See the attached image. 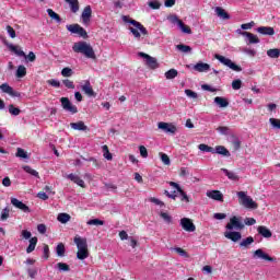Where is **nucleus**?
<instances>
[{"label": "nucleus", "instance_id": "nucleus-1", "mask_svg": "<svg viewBox=\"0 0 280 280\" xmlns=\"http://www.w3.org/2000/svg\"><path fill=\"white\" fill-rule=\"evenodd\" d=\"M72 50L74 54H82L85 56V58H90L92 60H95V50L93 49V46L86 42H77L72 46Z\"/></svg>", "mask_w": 280, "mask_h": 280}, {"label": "nucleus", "instance_id": "nucleus-2", "mask_svg": "<svg viewBox=\"0 0 280 280\" xmlns=\"http://www.w3.org/2000/svg\"><path fill=\"white\" fill-rule=\"evenodd\" d=\"M122 21L125 23H130V25H133V27H129V32H131L135 38H141V35L148 36V28H145V26H143V24H141L137 20L130 19L125 15L122 16Z\"/></svg>", "mask_w": 280, "mask_h": 280}, {"label": "nucleus", "instance_id": "nucleus-3", "mask_svg": "<svg viewBox=\"0 0 280 280\" xmlns=\"http://www.w3.org/2000/svg\"><path fill=\"white\" fill-rule=\"evenodd\" d=\"M74 244L77 245L78 259L84 260L89 257V244H86V238H82L80 236L74 237Z\"/></svg>", "mask_w": 280, "mask_h": 280}, {"label": "nucleus", "instance_id": "nucleus-4", "mask_svg": "<svg viewBox=\"0 0 280 280\" xmlns=\"http://www.w3.org/2000/svg\"><path fill=\"white\" fill-rule=\"evenodd\" d=\"M236 196L238 197V200L241 201V205L245 207V209H257L258 205L250 198L246 192L238 191L236 192Z\"/></svg>", "mask_w": 280, "mask_h": 280}, {"label": "nucleus", "instance_id": "nucleus-5", "mask_svg": "<svg viewBox=\"0 0 280 280\" xmlns=\"http://www.w3.org/2000/svg\"><path fill=\"white\" fill-rule=\"evenodd\" d=\"M214 58H215V60H219V62H221V65H224V67H229V69H231L232 71H236L237 73H240V71H242V66H237L235 62H233V60H231L220 54H215Z\"/></svg>", "mask_w": 280, "mask_h": 280}, {"label": "nucleus", "instance_id": "nucleus-6", "mask_svg": "<svg viewBox=\"0 0 280 280\" xmlns=\"http://www.w3.org/2000/svg\"><path fill=\"white\" fill-rule=\"evenodd\" d=\"M67 30L71 32V34H78L81 38H89V33H86V30L80 26V24L67 25Z\"/></svg>", "mask_w": 280, "mask_h": 280}, {"label": "nucleus", "instance_id": "nucleus-7", "mask_svg": "<svg viewBox=\"0 0 280 280\" xmlns=\"http://www.w3.org/2000/svg\"><path fill=\"white\" fill-rule=\"evenodd\" d=\"M168 21L173 23L174 25H178V27L182 30L184 34H191V28L183 22V20L178 19L176 15H171L168 18Z\"/></svg>", "mask_w": 280, "mask_h": 280}, {"label": "nucleus", "instance_id": "nucleus-8", "mask_svg": "<svg viewBox=\"0 0 280 280\" xmlns=\"http://www.w3.org/2000/svg\"><path fill=\"white\" fill-rule=\"evenodd\" d=\"M225 229L228 231H233V229H235L236 231H242L244 229V223H242L241 218L232 217L230 219V223L226 224Z\"/></svg>", "mask_w": 280, "mask_h": 280}, {"label": "nucleus", "instance_id": "nucleus-9", "mask_svg": "<svg viewBox=\"0 0 280 280\" xmlns=\"http://www.w3.org/2000/svg\"><path fill=\"white\" fill-rule=\"evenodd\" d=\"M138 55L140 56V58H144L145 65L147 67H149V69H159V61L156 60V58L145 52H139Z\"/></svg>", "mask_w": 280, "mask_h": 280}, {"label": "nucleus", "instance_id": "nucleus-10", "mask_svg": "<svg viewBox=\"0 0 280 280\" xmlns=\"http://www.w3.org/2000/svg\"><path fill=\"white\" fill-rule=\"evenodd\" d=\"M91 16H93V9H91V5H86L81 14L83 25H89L91 23Z\"/></svg>", "mask_w": 280, "mask_h": 280}, {"label": "nucleus", "instance_id": "nucleus-11", "mask_svg": "<svg viewBox=\"0 0 280 280\" xmlns=\"http://www.w3.org/2000/svg\"><path fill=\"white\" fill-rule=\"evenodd\" d=\"M180 226L188 233H194V231H196V225L191 222V219L188 218L180 219Z\"/></svg>", "mask_w": 280, "mask_h": 280}, {"label": "nucleus", "instance_id": "nucleus-12", "mask_svg": "<svg viewBox=\"0 0 280 280\" xmlns=\"http://www.w3.org/2000/svg\"><path fill=\"white\" fill-rule=\"evenodd\" d=\"M159 130H163V132H166L168 135H176V126L167 122H159L158 124Z\"/></svg>", "mask_w": 280, "mask_h": 280}, {"label": "nucleus", "instance_id": "nucleus-13", "mask_svg": "<svg viewBox=\"0 0 280 280\" xmlns=\"http://www.w3.org/2000/svg\"><path fill=\"white\" fill-rule=\"evenodd\" d=\"M81 91L84 93V95H88V97L97 96V93L93 91V86H91V81L89 80L84 81V84L81 86Z\"/></svg>", "mask_w": 280, "mask_h": 280}, {"label": "nucleus", "instance_id": "nucleus-14", "mask_svg": "<svg viewBox=\"0 0 280 280\" xmlns=\"http://www.w3.org/2000/svg\"><path fill=\"white\" fill-rule=\"evenodd\" d=\"M11 205L15 207V209H20V211H23V213H30L32 210H30V207L27 205L23 203V201L12 197L11 198Z\"/></svg>", "mask_w": 280, "mask_h": 280}, {"label": "nucleus", "instance_id": "nucleus-15", "mask_svg": "<svg viewBox=\"0 0 280 280\" xmlns=\"http://www.w3.org/2000/svg\"><path fill=\"white\" fill-rule=\"evenodd\" d=\"M254 259H262L264 261H275V258L270 257V255L266 254L264 249H256L253 254Z\"/></svg>", "mask_w": 280, "mask_h": 280}, {"label": "nucleus", "instance_id": "nucleus-16", "mask_svg": "<svg viewBox=\"0 0 280 280\" xmlns=\"http://www.w3.org/2000/svg\"><path fill=\"white\" fill-rule=\"evenodd\" d=\"M206 196L208 198H211V200H217L218 202H224V195L220 190H208L206 192Z\"/></svg>", "mask_w": 280, "mask_h": 280}, {"label": "nucleus", "instance_id": "nucleus-17", "mask_svg": "<svg viewBox=\"0 0 280 280\" xmlns=\"http://www.w3.org/2000/svg\"><path fill=\"white\" fill-rule=\"evenodd\" d=\"M66 177L68 178V180L75 183V185H78L79 187H82L83 189H84V187H86V184L84 183V180L82 178H80V176H78L73 173L68 174Z\"/></svg>", "mask_w": 280, "mask_h": 280}, {"label": "nucleus", "instance_id": "nucleus-18", "mask_svg": "<svg viewBox=\"0 0 280 280\" xmlns=\"http://www.w3.org/2000/svg\"><path fill=\"white\" fill-rule=\"evenodd\" d=\"M256 32L262 36H275V28L272 26H259Z\"/></svg>", "mask_w": 280, "mask_h": 280}, {"label": "nucleus", "instance_id": "nucleus-19", "mask_svg": "<svg viewBox=\"0 0 280 280\" xmlns=\"http://www.w3.org/2000/svg\"><path fill=\"white\" fill-rule=\"evenodd\" d=\"M257 231L258 235H261V237H265L266 240H270V237H272V232L266 225H259Z\"/></svg>", "mask_w": 280, "mask_h": 280}, {"label": "nucleus", "instance_id": "nucleus-20", "mask_svg": "<svg viewBox=\"0 0 280 280\" xmlns=\"http://www.w3.org/2000/svg\"><path fill=\"white\" fill-rule=\"evenodd\" d=\"M66 3H68L69 8H70V12H72V14H78V12H80V1L79 0H65Z\"/></svg>", "mask_w": 280, "mask_h": 280}, {"label": "nucleus", "instance_id": "nucleus-21", "mask_svg": "<svg viewBox=\"0 0 280 280\" xmlns=\"http://www.w3.org/2000/svg\"><path fill=\"white\" fill-rule=\"evenodd\" d=\"M214 11L217 16H219V19H222L223 21H229V19H231L229 12H226V10L221 7H217Z\"/></svg>", "mask_w": 280, "mask_h": 280}, {"label": "nucleus", "instance_id": "nucleus-22", "mask_svg": "<svg viewBox=\"0 0 280 280\" xmlns=\"http://www.w3.org/2000/svg\"><path fill=\"white\" fill-rule=\"evenodd\" d=\"M5 45L8 49H10V51H14L16 56L27 58V55H25V51L19 48V46H14L13 44H8V43H5Z\"/></svg>", "mask_w": 280, "mask_h": 280}, {"label": "nucleus", "instance_id": "nucleus-23", "mask_svg": "<svg viewBox=\"0 0 280 280\" xmlns=\"http://www.w3.org/2000/svg\"><path fill=\"white\" fill-rule=\"evenodd\" d=\"M212 154H220L221 156H231V152L224 145H217Z\"/></svg>", "mask_w": 280, "mask_h": 280}, {"label": "nucleus", "instance_id": "nucleus-24", "mask_svg": "<svg viewBox=\"0 0 280 280\" xmlns=\"http://www.w3.org/2000/svg\"><path fill=\"white\" fill-rule=\"evenodd\" d=\"M224 237L231 240L232 242H240L242 240V233L240 232H225Z\"/></svg>", "mask_w": 280, "mask_h": 280}, {"label": "nucleus", "instance_id": "nucleus-25", "mask_svg": "<svg viewBox=\"0 0 280 280\" xmlns=\"http://www.w3.org/2000/svg\"><path fill=\"white\" fill-rule=\"evenodd\" d=\"M211 69V66L209 63L205 62H198L197 65L194 66V70L198 71V73H205Z\"/></svg>", "mask_w": 280, "mask_h": 280}, {"label": "nucleus", "instance_id": "nucleus-26", "mask_svg": "<svg viewBox=\"0 0 280 280\" xmlns=\"http://www.w3.org/2000/svg\"><path fill=\"white\" fill-rule=\"evenodd\" d=\"M0 89L2 93H7L8 95H11V97H16V92L8 83L1 84Z\"/></svg>", "mask_w": 280, "mask_h": 280}, {"label": "nucleus", "instance_id": "nucleus-27", "mask_svg": "<svg viewBox=\"0 0 280 280\" xmlns=\"http://www.w3.org/2000/svg\"><path fill=\"white\" fill-rule=\"evenodd\" d=\"M242 35L246 36V38L248 39L249 45H257V43H259V37H257V35H255L253 33L243 32Z\"/></svg>", "mask_w": 280, "mask_h": 280}, {"label": "nucleus", "instance_id": "nucleus-28", "mask_svg": "<svg viewBox=\"0 0 280 280\" xmlns=\"http://www.w3.org/2000/svg\"><path fill=\"white\" fill-rule=\"evenodd\" d=\"M36 244H38V237L34 236L30 238V245L26 248V253H34V250H36Z\"/></svg>", "mask_w": 280, "mask_h": 280}, {"label": "nucleus", "instance_id": "nucleus-29", "mask_svg": "<svg viewBox=\"0 0 280 280\" xmlns=\"http://www.w3.org/2000/svg\"><path fill=\"white\" fill-rule=\"evenodd\" d=\"M221 172H223V174H225V176L230 180H240V176H237V174H235V172L229 171L226 168H221Z\"/></svg>", "mask_w": 280, "mask_h": 280}, {"label": "nucleus", "instance_id": "nucleus-30", "mask_svg": "<svg viewBox=\"0 0 280 280\" xmlns=\"http://www.w3.org/2000/svg\"><path fill=\"white\" fill-rule=\"evenodd\" d=\"M58 222H60L61 224H67V222H69L71 220V215L68 213H59L57 217Z\"/></svg>", "mask_w": 280, "mask_h": 280}, {"label": "nucleus", "instance_id": "nucleus-31", "mask_svg": "<svg viewBox=\"0 0 280 280\" xmlns=\"http://www.w3.org/2000/svg\"><path fill=\"white\" fill-rule=\"evenodd\" d=\"M15 75L16 78H25L27 75V68L23 65L19 66Z\"/></svg>", "mask_w": 280, "mask_h": 280}, {"label": "nucleus", "instance_id": "nucleus-32", "mask_svg": "<svg viewBox=\"0 0 280 280\" xmlns=\"http://www.w3.org/2000/svg\"><path fill=\"white\" fill-rule=\"evenodd\" d=\"M70 127L72 130H86V125H84V121H78V122H71Z\"/></svg>", "mask_w": 280, "mask_h": 280}, {"label": "nucleus", "instance_id": "nucleus-33", "mask_svg": "<svg viewBox=\"0 0 280 280\" xmlns=\"http://www.w3.org/2000/svg\"><path fill=\"white\" fill-rule=\"evenodd\" d=\"M255 242V238H253V236H248L246 238H244L241 243L240 246L242 248H248L250 246V244H253Z\"/></svg>", "mask_w": 280, "mask_h": 280}, {"label": "nucleus", "instance_id": "nucleus-34", "mask_svg": "<svg viewBox=\"0 0 280 280\" xmlns=\"http://www.w3.org/2000/svg\"><path fill=\"white\" fill-rule=\"evenodd\" d=\"M47 14L57 23H60L62 21L60 15L58 13H56L52 9H47Z\"/></svg>", "mask_w": 280, "mask_h": 280}, {"label": "nucleus", "instance_id": "nucleus-35", "mask_svg": "<svg viewBox=\"0 0 280 280\" xmlns=\"http://www.w3.org/2000/svg\"><path fill=\"white\" fill-rule=\"evenodd\" d=\"M23 170L26 172V174H31V176H35V178H40L37 171L32 168L30 165H24Z\"/></svg>", "mask_w": 280, "mask_h": 280}, {"label": "nucleus", "instance_id": "nucleus-36", "mask_svg": "<svg viewBox=\"0 0 280 280\" xmlns=\"http://www.w3.org/2000/svg\"><path fill=\"white\" fill-rule=\"evenodd\" d=\"M103 150V156L104 159H106L107 161H113V154L110 153V151L108 150V145L104 144L102 147Z\"/></svg>", "mask_w": 280, "mask_h": 280}, {"label": "nucleus", "instance_id": "nucleus-37", "mask_svg": "<svg viewBox=\"0 0 280 280\" xmlns=\"http://www.w3.org/2000/svg\"><path fill=\"white\" fill-rule=\"evenodd\" d=\"M176 49H177L178 51H182V54H189V52H191L190 46H187V45H185V44L176 45Z\"/></svg>", "mask_w": 280, "mask_h": 280}, {"label": "nucleus", "instance_id": "nucleus-38", "mask_svg": "<svg viewBox=\"0 0 280 280\" xmlns=\"http://www.w3.org/2000/svg\"><path fill=\"white\" fill-rule=\"evenodd\" d=\"M178 75V70L176 69H171L165 72V78L166 80H174Z\"/></svg>", "mask_w": 280, "mask_h": 280}, {"label": "nucleus", "instance_id": "nucleus-39", "mask_svg": "<svg viewBox=\"0 0 280 280\" xmlns=\"http://www.w3.org/2000/svg\"><path fill=\"white\" fill-rule=\"evenodd\" d=\"M56 268H58L59 272H69V270H71V268L69 267V265H67V262H58L56 265Z\"/></svg>", "mask_w": 280, "mask_h": 280}, {"label": "nucleus", "instance_id": "nucleus-40", "mask_svg": "<svg viewBox=\"0 0 280 280\" xmlns=\"http://www.w3.org/2000/svg\"><path fill=\"white\" fill-rule=\"evenodd\" d=\"M267 56L269 58H279L280 56V49L279 48H272L267 50Z\"/></svg>", "mask_w": 280, "mask_h": 280}, {"label": "nucleus", "instance_id": "nucleus-41", "mask_svg": "<svg viewBox=\"0 0 280 280\" xmlns=\"http://www.w3.org/2000/svg\"><path fill=\"white\" fill-rule=\"evenodd\" d=\"M89 226H104V221L100 219H92L86 222Z\"/></svg>", "mask_w": 280, "mask_h": 280}, {"label": "nucleus", "instance_id": "nucleus-42", "mask_svg": "<svg viewBox=\"0 0 280 280\" xmlns=\"http://www.w3.org/2000/svg\"><path fill=\"white\" fill-rule=\"evenodd\" d=\"M65 244L59 243L56 247V254L58 257H65Z\"/></svg>", "mask_w": 280, "mask_h": 280}, {"label": "nucleus", "instance_id": "nucleus-43", "mask_svg": "<svg viewBox=\"0 0 280 280\" xmlns=\"http://www.w3.org/2000/svg\"><path fill=\"white\" fill-rule=\"evenodd\" d=\"M15 156H18V159H30L27 152H25V150H23L22 148H18Z\"/></svg>", "mask_w": 280, "mask_h": 280}, {"label": "nucleus", "instance_id": "nucleus-44", "mask_svg": "<svg viewBox=\"0 0 280 280\" xmlns=\"http://www.w3.org/2000/svg\"><path fill=\"white\" fill-rule=\"evenodd\" d=\"M214 102H215V104H218L219 106H229V101H226V98H224V97L217 96V97L214 98Z\"/></svg>", "mask_w": 280, "mask_h": 280}, {"label": "nucleus", "instance_id": "nucleus-45", "mask_svg": "<svg viewBox=\"0 0 280 280\" xmlns=\"http://www.w3.org/2000/svg\"><path fill=\"white\" fill-rule=\"evenodd\" d=\"M198 148L201 152H210L211 154H213V147H209L208 144L201 143L198 145Z\"/></svg>", "mask_w": 280, "mask_h": 280}, {"label": "nucleus", "instance_id": "nucleus-46", "mask_svg": "<svg viewBox=\"0 0 280 280\" xmlns=\"http://www.w3.org/2000/svg\"><path fill=\"white\" fill-rule=\"evenodd\" d=\"M61 75L63 78H71V75H73V70L69 67H66L61 70Z\"/></svg>", "mask_w": 280, "mask_h": 280}, {"label": "nucleus", "instance_id": "nucleus-47", "mask_svg": "<svg viewBox=\"0 0 280 280\" xmlns=\"http://www.w3.org/2000/svg\"><path fill=\"white\" fill-rule=\"evenodd\" d=\"M269 124L272 126L275 130H280V119L270 118Z\"/></svg>", "mask_w": 280, "mask_h": 280}, {"label": "nucleus", "instance_id": "nucleus-48", "mask_svg": "<svg viewBox=\"0 0 280 280\" xmlns=\"http://www.w3.org/2000/svg\"><path fill=\"white\" fill-rule=\"evenodd\" d=\"M8 218H10V208H4L1 212L0 220H2V222H5Z\"/></svg>", "mask_w": 280, "mask_h": 280}, {"label": "nucleus", "instance_id": "nucleus-49", "mask_svg": "<svg viewBox=\"0 0 280 280\" xmlns=\"http://www.w3.org/2000/svg\"><path fill=\"white\" fill-rule=\"evenodd\" d=\"M160 156H161V161H162V163H164V165H171L172 162L170 160V156L166 153L161 152Z\"/></svg>", "mask_w": 280, "mask_h": 280}, {"label": "nucleus", "instance_id": "nucleus-50", "mask_svg": "<svg viewBox=\"0 0 280 280\" xmlns=\"http://www.w3.org/2000/svg\"><path fill=\"white\" fill-rule=\"evenodd\" d=\"M177 191L182 196V202H189V196H187V192L183 188H179Z\"/></svg>", "mask_w": 280, "mask_h": 280}, {"label": "nucleus", "instance_id": "nucleus-51", "mask_svg": "<svg viewBox=\"0 0 280 280\" xmlns=\"http://www.w3.org/2000/svg\"><path fill=\"white\" fill-rule=\"evenodd\" d=\"M232 89L234 91H240L242 89V80L236 79L232 82Z\"/></svg>", "mask_w": 280, "mask_h": 280}, {"label": "nucleus", "instance_id": "nucleus-52", "mask_svg": "<svg viewBox=\"0 0 280 280\" xmlns=\"http://www.w3.org/2000/svg\"><path fill=\"white\" fill-rule=\"evenodd\" d=\"M149 7H151L152 10H161V2H159V0L150 1Z\"/></svg>", "mask_w": 280, "mask_h": 280}, {"label": "nucleus", "instance_id": "nucleus-53", "mask_svg": "<svg viewBox=\"0 0 280 280\" xmlns=\"http://www.w3.org/2000/svg\"><path fill=\"white\" fill-rule=\"evenodd\" d=\"M160 217L164 220V222H166V224H172V217L166 212H161Z\"/></svg>", "mask_w": 280, "mask_h": 280}, {"label": "nucleus", "instance_id": "nucleus-54", "mask_svg": "<svg viewBox=\"0 0 280 280\" xmlns=\"http://www.w3.org/2000/svg\"><path fill=\"white\" fill-rule=\"evenodd\" d=\"M9 113L16 117L18 115H21V109H19V107L15 106H9Z\"/></svg>", "mask_w": 280, "mask_h": 280}, {"label": "nucleus", "instance_id": "nucleus-55", "mask_svg": "<svg viewBox=\"0 0 280 280\" xmlns=\"http://www.w3.org/2000/svg\"><path fill=\"white\" fill-rule=\"evenodd\" d=\"M173 250H175V253H177V255H179L180 257H189V254H187L185 249L180 247H175L173 248Z\"/></svg>", "mask_w": 280, "mask_h": 280}, {"label": "nucleus", "instance_id": "nucleus-56", "mask_svg": "<svg viewBox=\"0 0 280 280\" xmlns=\"http://www.w3.org/2000/svg\"><path fill=\"white\" fill-rule=\"evenodd\" d=\"M47 84H49L50 86H54L55 89H60V81L56 79L48 80Z\"/></svg>", "mask_w": 280, "mask_h": 280}, {"label": "nucleus", "instance_id": "nucleus-57", "mask_svg": "<svg viewBox=\"0 0 280 280\" xmlns=\"http://www.w3.org/2000/svg\"><path fill=\"white\" fill-rule=\"evenodd\" d=\"M63 110H66V113H71V115H75V113H78V107H75V106H63Z\"/></svg>", "mask_w": 280, "mask_h": 280}, {"label": "nucleus", "instance_id": "nucleus-58", "mask_svg": "<svg viewBox=\"0 0 280 280\" xmlns=\"http://www.w3.org/2000/svg\"><path fill=\"white\" fill-rule=\"evenodd\" d=\"M7 32L9 36H11V38H16V31H14V27H12L11 25H8Z\"/></svg>", "mask_w": 280, "mask_h": 280}, {"label": "nucleus", "instance_id": "nucleus-59", "mask_svg": "<svg viewBox=\"0 0 280 280\" xmlns=\"http://www.w3.org/2000/svg\"><path fill=\"white\" fill-rule=\"evenodd\" d=\"M244 222L246 226H253L257 224V220H255V218H245Z\"/></svg>", "mask_w": 280, "mask_h": 280}, {"label": "nucleus", "instance_id": "nucleus-60", "mask_svg": "<svg viewBox=\"0 0 280 280\" xmlns=\"http://www.w3.org/2000/svg\"><path fill=\"white\" fill-rule=\"evenodd\" d=\"M62 84H65V86L67 89H75V85L73 84V81L69 80V79H65L62 81Z\"/></svg>", "mask_w": 280, "mask_h": 280}, {"label": "nucleus", "instance_id": "nucleus-61", "mask_svg": "<svg viewBox=\"0 0 280 280\" xmlns=\"http://www.w3.org/2000/svg\"><path fill=\"white\" fill-rule=\"evenodd\" d=\"M139 150L140 156H142V159H148V149L144 145H140Z\"/></svg>", "mask_w": 280, "mask_h": 280}, {"label": "nucleus", "instance_id": "nucleus-62", "mask_svg": "<svg viewBox=\"0 0 280 280\" xmlns=\"http://www.w3.org/2000/svg\"><path fill=\"white\" fill-rule=\"evenodd\" d=\"M185 94L187 95V97H190L191 100H196L198 97V93L191 90H185Z\"/></svg>", "mask_w": 280, "mask_h": 280}, {"label": "nucleus", "instance_id": "nucleus-63", "mask_svg": "<svg viewBox=\"0 0 280 280\" xmlns=\"http://www.w3.org/2000/svg\"><path fill=\"white\" fill-rule=\"evenodd\" d=\"M37 231H38V233H40L42 235H45L46 233H47V225H45V224H38L37 225Z\"/></svg>", "mask_w": 280, "mask_h": 280}, {"label": "nucleus", "instance_id": "nucleus-64", "mask_svg": "<svg viewBox=\"0 0 280 280\" xmlns=\"http://www.w3.org/2000/svg\"><path fill=\"white\" fill-rule=\"evenodd\" d=\"M60 102L61 106H71V101H69V97H61Z\"/></svg>", "mask_w": 280, "mask_h": 280}]
</instances>
